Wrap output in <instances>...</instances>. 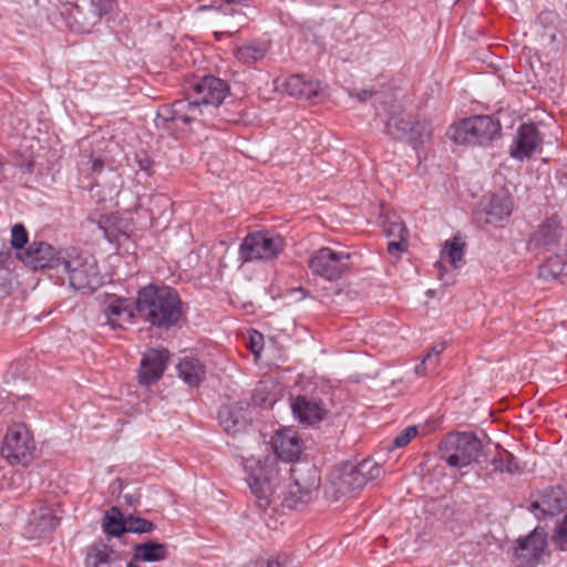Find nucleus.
<instances>
[{"mask_svg":"<svg viewBox=\"0 0 567 567\" xmlns=\"http://www.w3.org/2000/svg\"><path fill=\"white\" fill-rule=\"evenodd\" d=\"M547 533L543 527H535L527 536L517 540L515 557L523 566H535L546 553Z\"/></svg>","mask_w":567,"mask_h":567,"instance_id":"9b49d317","label":"nucleus"},{"mask_svg":"<svg viewBox=\"0 0 567 567\" xmlns=\"http://www.w3.org/2000/svg\"><path fill=\"white\" fill-rule=\"evenodd\" d=\"M192 97L177 100L169 105H163L157 112V120L164 128L185 132L192 123L202 115V107Z\"/></svg>","mask_w":567,"mask_h":567,"instance_id":"1a4fd4ad","label":"nucleus"},{"mask_svg":"<svg viewBox=\"0 0 567 567\" xmlns=\"http://www.w3.org/2000/svg\"><path fill=\"white\" fill-rule=\"evenodd\" d=\"M167 557V547L164 544L148 542L134 547L133 561L155 563Z\"/></svg>","mask_w":567,"mask_h":567,"instance_id":"cd10ccee","label":"nucleus"},{"mask_svg":"<svg viewBox=\"0 0 567 567\" xmlns=\"http://www.w3.org/2000/svg\"><path fill=\"white\" fill-rule=\"evenodd\" d=\"M152 205L162 207L164 210L171 205L169 198L164 194H156L150 199Z\"/></svg>","mask_w":567,"mask_h":567,"instance_id":"49530a36","label":"nucleus"},{"mask_svg":"<svg viewBox=\"0 0 567 567\" xmlns=\"http://www.w3.org/2000/svg\"><path fill=\"white\" fill-rule=\"evenodd\" d=\"M409 237L394 238L388 243L386 250L391 256L399 257L401 254L408 251Z\"/></svg>","mask_w":567,"mask_h":567,"instance_id":"a19ab883","label":"nucleus"},{"mask_svg":"<svg viewBox=\"0 0 567 567\" xmlns=\"http://www.w3.org/2000/svg\"><path fill=\"white\" fill-rule=\"evenodd\" d=\"M381 473V467L377 464H373L371 461L361 462L355 474L365 476L360 484L365 483L368 480H373L379 476Z\"/></svg>","mask_w":567,"mask_h":567,"instance_id":"58836bf2","label":"nucleus"},{"mask_svg":"<svg viewBox=\"0 0 567 567\" xmlns=\"http://www.w3.org/2000/svg\"><path fill=\"white\" fill-rule=\"evenodd\" d=\"M176 368L178 377L189 386H198L206 373L197 357H183Z\"/></svg>","mask_w":567,"mask_h":567,"instance_id":"b1692460","label":"nucleus"},{"mask_svg":"<svg viewBox=\"0 0 567 567\" xmlns=\"http://www.w3.org/2000/svg\"><path fill=\"white\" fill-rule=\"evenodd\" d=\"M29 240V234L22 224H16L11 228L10 244L14 249H22Z\"/></svg>","mask_w":567,"mask_h":567,"instance_id":"4c0bfd02","label":"nucleus"},{"mask_svg":"<svg viewBox=\"0 0 567 567\" xmlns=\"http://www.w3.org/2000/svg\"><path fill=\"white\" fill-rule=\"evenodd\" d=\"M19 258L24 265L33 269H60L61 249L56 250L53 246L44 241H33L19 254Z\"/></svg>","mask_w":567,"mask_h":567,"instance_id":"f8f14e48","label":"nucleus"},{"mask_svg":"<svg viewBox=\"0 0 567 567\" xmlns=\"http://www.w3.org/2000/svg\"><path fill=\"white\" fill-rule=\"evenodd\" d=\"M267 47L260 43H249L237 48L236 59L245 64H254L265 58Z\"/></svg>","mask_w":567,"mask_h":567,"instance_id":"c756f323","label":"nucleus"},{"mask_svg":"<svg viewBox=\"0 0 567 567\" xmlns=\"http://www.w3.org/2000/svg\"><path fill=\"white\" fill-rule=\"evenodd\" d=\"M542 144V136L533 123H524L518 127L517 137L511 146V156L516 159L529 157Z\"/></svg>","mask_w":567,"mask_h":567,"instance_id":"dca6fc26","label":"nucleus"},{"mask_svg":"<svg viewBox=\"0 0 567 567\" xmlns=\"http://www.w3.org/2000/svg\"><path fill=\"white\" fill-rule=\"evenodd\" d=\"M154 529L155 525L147 519L135 516H128L126 518V532L128 533L145 534L151 533Z\"/></svg>","mask_w":567,"mask_h":567,"instance_id":"f704fd0d","label":"nucleus"},{"mask_svg":"<svg viewBox=\"0 0 567 567\" xmlns=\"http://www.w3.org/2000/svg\"><path fill=\"white\" fill-rule=\"evenodd\" d=\"M480 451V440L467 432L451 434L441 444L442 457L453 467L470 465L477 458Z\"/></svg>","mask_w":567,"mask_h":567,"instance_id":"0eeeda50","label":"nucleus"},{"mask_svg":"<svg viewBox=\"0 0 567 567\" xmlns=\"http://www.w3.org/2000/svg\"><path fill=\"white\" fill-rule=\"evenodd\" d=\"M285 246V239L279 235H271L269 231H255L244 238L239 247V256L245 262L271 260L284 251Z\"/></svg>","mask_w":567,"mask_h":567,"instance_id":"423d86ee","label":"nucleus"},{"mask_svg":"<svg viewBox=\"0 0 567 567\" xmlns=\"http://www.w3.org/2000/svg\"><path fill=\"white\" fill-rule=\"evenodd\" d=\"M513 200L506 193L494 194L484 209L485 223L496 224L508 218L513 212Z\"/></svg>","mask_w":567,"mask_h":567,"instance_id":"4be33fe9","label":"nucleus"},{"mask_svg":"<svg viewBox=\"0 0 567 567\" xmlns=\"http://www.w3.org/2000/svg\"><path fill=\"white\" fill-rule=\"evenodd\" d=\"M383 231L386 237H409V230L396 213H388L383 220Z\"/></svg>","mask_w":567,"mask_h":567,"instance_id":"2f4dec72","label":"nucleus"},{"mask_svg":"<svg viewBox=\"0 0 567 567\" xmlns=\"http://www.w3.org/2000/svg\"><path fill=\"white\" fill-rule=\"evenodd\" d=\"M539 274L544 279H560L563 282L567 281V250L547 258L540 266Z\"/></svg>","mask_w":567,"mask_h":567,"instance_id":"a878e982","label":"nucleus"},{"mask_svg":"<svg viewBox=\"0 0 567 567\" xmlns=\"http://www.w3.org/2000/svg\"><path fill=\"white\" fill-rule=\"evenodd\" d=\"M267 390V385L265 383H260L254 394V402L258 405L268 404L272 405L276 402L275 396H261Z\"/></svg>","mask_w":567,"mask_h":567,"instance_id":"c03bdc74","label":"nucleus"},{"mask_svg":"<svg viewBox=\"0 0 567 567\" xmlns=\"http://www.w3.org/2000/svg\"><path fill=\"white\" fill-rule=\"evenodd\" d=\"M11 291V274L9 269L0 267V299L9 296Z\"/></svg>","mask_w":567,"mask_h":567,"instance_id":"37998d69","label":"nucleus"},{"mask_svg":"<svg viewBox=\"0 0 567 567\" xmlns=\"http://www.w3.org/2000/svg\"><path fill=\"white\" fill-rule=\"evenodd\" d=\"M241 465L245 481L257 505L262 509L276 504L281 496L288 507H295L310 499L320 486L318 471L312 465L306 464L292 468L290 483L285 489L281 486L282 468L271 455H250L243 458Z\"/></svg>","mask_w":567,"mask_h":567,"instance_id":"f257e3e1","label":"nucleus"},{"mask_svg":"<svg viewBox=\"0 0 567 567\" xmlns=\"http://www.w3.org/2000/svg\"><path fill=\"white\" fill-rule=\"evenodd\" d=\"M126 567H138L135 561L131 560Z\"/></svg>","mask_w":567,"mask_h":567,"instance_id":"864d4df0","label":"nucleus"},{"mask_svg":"<svg viewBox=\"0 0 567 567\" xmlns=\"http://www.w3.org/2000/svg\"><path fill=\"white\" fill-rule=\"evenodd\" d=\"M419 434V429L415 425L406 426L403 431H401L393 440L391 449H402L405 447L416 435Z\"/></svg>","mask_w":567,"mask_h":567,"instance_id":"e433bc0d","label":"nucleus"},{"mask_svg":"<svg viewBox=\"0 0 567 567\" xmlns=\"http://www.w3.org/2000/svg\"><path fill=\"white\" fill-rule=\"evenodd\" d=\"M103 528L107 535L120 536L126 532V518L123 520L120 511L113 507L104 516Z\"/></svg>","mask_w":567,"mask_h":567,"instance_id":"473e14b6","label":"nucleus"},{"mask_svg":"<svg viewBox=\"0 0 567 567\" xmlns=\"http://www.w3.org/2000/svg\"><path fill=\"white\" fill-rule=\"evenodd\" d=\"M167 357H143L138 370V383L141 385H151L156 383L163 375Z\"/></svg>","mask_w":567,"mask_h":567,"instance_id":"5701e85b","label":"nucleus"},{"mask_svg":"<svg viewBox=\"0 0 567 567\" xmlns=\"http://www.w3.org/2000/svg\"><path fill=\"white\" fill-rule=\"evenodd\" d=\"M551 539L559 549H567V514L556 524Z\"/></svg>","mask_w":567,"mask_h":567,"instance_id":"c9c22d12","label":"nucleus"},{"mask_svg":"<svg viewBox=\"0 0 567 567\" xmlns=\"http://www.w3.org/2000/svg\"><path fill=\"white\" fill-rule=\"evenodd\" d=\"M249 420V404L246 402L224 404L218 412L219 425L233 436L244 432Z\"/></svg>","mask_w":567,"mask_h":567,"instance_id":"2eb2a0df","label":"nucleus"},{"mask_svg":"<svg viewBox=\"0 0 567 567\" xmlns=\"http://www.w3.org/2000/svg\"><path fill=\"white\" fill-rule=\"evenodd\" d=\"M293 415L301 422L313 424L318 423L326 416V406L316 399L307 396H298L291 404Z\"/></svg>","mask_w":567,"mask_h":567,"instance_id":"f3484780","label":"nucleus"},{"mask_svg":"<svg viewBox=\"0 0 567 567\" xmlns=\"http://www.w3.org/2000/svg\"><path fill=\"white\" fill-rule=\"evenodd\" d=\"M112 553L105 544L91 546L85 557V567H107Z\"/></svg>","mask_w":567,"mask_h":567,"instance_id":"7c9ffc66","label":"nucleus"},{"mask_svg":"<svg viewBox=\"0 0 567 567\" xmlns=\"http://www.w3.org/2000/svg\"><path fill=\"white\" fill-rule=\"evenodd\" d=\"M58 524L55 511L50 506H40L30 513L23 533L29 539H40L52 533Z\"/></svg>","mask_w":567,"mask_h":567,"instance_id":"4468645a","label":"nucleus"},{"mask_svg":"<svg viewBox=\"0 0 567 567\" xmlns=\"http://www.w3.org/2000/svg\"><path fill=\"white\" fill-rule=\"evenodd\" d=\"M248 334L247 347L251 351V354H260L265 342L262 333L257 330H250Z\"/></svg>","mask_w":567,"mask_h":567,"instance_id":"ea45409f","label":"nucleus"},{"mask_svg":"<svg viewBox=\"0 0 567 567\" xmlns=\"http://www.w3.org/2000/svg\"><path fill=\"white\" fill-rule=\"evenodd\" d=\"M501 123L489 115H476L454 123L449 135L456 144L487 145L501 134Z\"/></svg>","mask_w":567,"mask_h":567,"instance_id":"20e7f679","label":"nucleus"},{"mask_svg":"<svg viewBox=\"0 0 567 567\" xmlns=\"http://www.w3.org/2000/svg\"><path fill=\"white\" fill-rule=\"evenodd\" d=\"M216 350V347L212 342H205L200 347H196L193 349L194 354H198L199 352H206L207 354H212L213 351Z\"/></svg>","mask_w":567,"mask_h":567,"instance_id":"de8ad7c7","label":"nucleus"},{"mask_svg":"<svg viewBox=\"0 0 567 567\" xmlns=\"http://www.w3.org/2000/svg\"><path fill=\"white\" fill-rule=\"evenodd\" d=\"M284 90L291 96L305 100L315 99L320 91V83L311 79H306L301 74H292L288 76L284 84Z\"/></svg>","mask_w":567,"mask_h":567,"instance_id":"aec40b11","label":"nucleus"},{"mask_svg":"<svg viewBox=\"0 0 567 567\" xmlns=\"http://www.w3.org/2000/svg\"><path fill=\"white\" fill-rule=\"evenodd\" d=\"M373 96V92L372 91H369V90H362L360 91L358 94H357V97L361 101V102H365L368 101L369 99H371Z\"/></svg>","mask_w":567,"mask_h":567,"instance_id":"8fccbe9b","label":"nucleus"},{"mask_svg":"<svg viewBox=\"0 0 567 567\" xmlns=\"http://www.w3.org/2000/svg\"><path fill=\"white\" fill-rule=\"evenodd\" d=\"M270 445L276 454L274 457L287 463L299 460L305 449L302 439L292 427L277 430L270 440Z\"/></svg>","mask_w":567,"mask_h":567,"instance_id":"ddd939ff","label":"nucleus"},{"mask_svg":"<svg viewBox=\"0 0 567 567\" xmlns=\"http://www.w3.org/2000/svg\"><path fill=\"white\" fill-rule=\"evenodd\" d=\"M465 249V241L461 236H454L451 240L445 241L443 249L441 250V259L434 264V267L440 272L442 278L443 271L445 270L444 262H449L454 269L460 267L463 261Z\"/></svg>","mask_w":567,"mask_h":567,"instance_id":"412c9836","label":"nucleus"},{"mask_svg":"<svg viewBox=\"0 0 567 567\" xmlns=\"http://www.w3.org/2000/svg\"><path fill=\"white\" fill-rule=\"evenodd\" d=\"M34 451V436L27 424L17 422L7 427L0 453L8 464L28 466L33 460Z\"/></svg>","mask_w":567,"mask_h":567,"instance_id":"39448f33","label":"nucleus"},{"mask_svg":"<svg viewBox=\"0 0 567 567\" xmlns=\"http://www.w3.org/2000/svg\"><path fill=\"white\" fill-rule=\"evenodd\" d=\"M535 516L542 519L558 514L564 507V493L560 488H551L543 493L530 505Z\"/></svg>","mask_w":567,"mask_h":567,"instance_id":"6ab92c4d","label":"nucleus"},{"mask_svg":"<svg viewBox=\"0 0 567 567\" xmlns=\"http://www.w3.org/2000/svg\"><path fill=\"white\" fill-rule=\"evenodd\" d=\"M107 323L113 328H122L124 323H130L133 318L131 305L126 299H115L109 303L104 310Z\"/></svg>","mask_w":567,"mask_h":567,"instance_id":"393cba45","label":"nucleus"},{"mask_svg":"<svg viewBox=\"0 0 567 567\" xmlns=\"http://www.w3.org/2000/svg\"><path fill=\"white\" fill-rule=\"evenodd\" d=\"M412 118L413 115L404 111L392 114L385 125V134L395 141H404L408 131H410Z\"/></svg>","mask_w":567,"mask_h":567,"instance_id":"c85d7f7f","label":"nucleus"},{"mask_svg":"<svg viewBox=\"0 0 567 567\" xmlns=\"http://www.w3.org/2000/svg\"><path fill=\"white\" fill-rule=\"evenodd\" d=\"M117 0H91L90 12L97 21H101L104 17L113 13L117 9Z\"/></svg>","mask_w":567,"mask_h":567,"instance_id":"72a5a7b5","label":"nucleus"},{"mask_svg":"<svg viewBox=\"0 0 567 567\" xmlns=\"http://www.w3.org/2000/svg\"><path fill=\"white\" fill-rule=\"evenodd\" d=\"M432 125L427 120L417 118L413 115L410 131L404 141H406L414 150L422 147L432 136Z\"/></svg>","mask_w":567,"mask_h":567,"instance_id":"bb28decb","label":"nucleus"},{"mask_svg":"<svg viewBox=\"0 0 567 567\" xmlns=\"http://www.w3.org/2000/svg\"><path fill=\"white\" fill-rule=\"evenodd\" d=\"M186 90L189 97H193L199 106H218L228 95L229 85L217 76L204 75L202 78L194 76L189 80Z\"/></svg>","mask_w":567,"mask_h":567,"instance_id":"9d476101","label":"nucleus"},{"mask_svg":"<svg viewBox=\"0 0 567 567\" xmlns=\"http://www.w3.org/2000/svg\"><path fill=\"white\" fill-rule=\"evenodd\" d=\"M447 349L446 342H440L435 346H433L426 354H441Z\"/></svg>","mask_w":567,"mask_h":567,"instance_id":"09e8293b","label":"nucleus"},{"mask_svg":"<svg viewBox=\"0 0 567 567\" xmlns=\"http://www.w3.org/2000/svg\"><path fill=\"white\" fill-rule=\"evenodd\" d=\"M350 258L351 254L346 250L322 247L312 252L308 266L312 274L329 281H334L349 271Z\"/></svg>","mask_w":567,"mask_h":567,"instance_id":"6e6552de","label":"nucleus"},{"mask_svg":"<svg viewBox=\"0 0 567 567\" xmlns=\"http://www.w3.org/2000/svg\"><path fill=\"white\" fill-rule=\"evenodd\" d=\"M430 358H431V357H424V359L422 360V362L415 367V373H416V374H419V375L424 374V371H423L422 367H423V365H424V363H425V359H430Z\"/></svg>","mask_w":567,"mask_h":567,"instance_id":"3c124183","label":"nucleus"},{"mask_svg":"<svg viewBox=\"0 0 567 567\" xmlns=\"http://www.w3.org/2000/svg\"><path fill=\"white\" fill-rule=\"evenodd\" d=\"M60 269L74 290H95L103 284L96 258L78 247L61 249Z\"/></svg>","mask_w":567,"mask_h":567,"instance_id":"7ed1b4c3","label":"nucleus"},{"mask_svg":"<svg viewBox=\"0 0 567 567\" xmlns=\"http://www.w3.org/2000/svg\"><path fill=\"white\" fill-rule=\"evenodd\" d=\"M246 567H279L278 563L266 557H259L249 561Z\"/></svg>","mask_w":567,"mask_h":567,"instance_id":"a18cd8bd","label":"nucleus"},{"mask_svg":"<svg viewBox=\"0 0 567 567\" xmlns=\"http://www.w3.org/2000/svg\"><path fill=\"white\" fill-rule=\"evenodd\" d=\"M135 163L138 168L145 172L147 175L153 173L154 161L145 151H138L135 153Z\"/></svg>","mask_w":567,"mask_h":567,"instance_id":"79ce46f5","label":"nucleus"},{"mask_svg":"<svg viewBox=\"0 0 567 567\" xmlns=\"http://www.w3.org/2000/svg\"><path fill=\"white\" fill-rule=\"evenodd\" d=\"M564 227L557 217L545 219L532 235L530 241L535 246L553 247L564 237Z\"/></svg>","mask_w":567,"mask_h":567,"instance_id":"a211bd4d","label":"nucleus"},{"mask_svg":"<svg viewBox=\"0 0 567 567\" xmlns=\"http://www.w3.org/2000/svg\"><path fill=\"white\" fill-rule=\"evenodd\" d=\"M153 354H159V355L169 354V351L167 349H156V350H154Z\"/></svg>","mask_w":567,"mask_h":567,"instance_id":"603ef678","label":"nucleus"},{"mask_svg":"<svg viewBox=\"0 0 567 567\" xmlns=\"http://www.w3.org/2000/svg\"><path fill=\"white\" fill-rule=\"evenodd\" d=\"M135 307L138 315L157 328L169 329L183 316L178 292L168 286L148 285L137 292Z\"/></svg>","mask_w":567,"mask_h":567,"instance_id":"f03ea898","label":"nucleus"}]
</instances>
